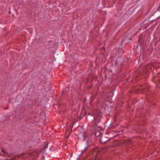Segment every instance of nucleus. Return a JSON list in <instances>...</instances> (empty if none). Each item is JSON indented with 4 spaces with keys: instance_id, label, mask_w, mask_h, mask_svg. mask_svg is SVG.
I'll use <instances>...</instances> for the list:
<instances>
[{
    "instance_id": "nucleus-9",
    "label": "nucleus",
    "mask_w": 160,
    "mask_h": 160,
    "mask_svg": "<svg viewBox=\"0 0 160 160\" xmlns=\"http://www.w3.org/2000/svg\"><path fill=\"white\" fill-rule=\"evenodd\" d=\"M158 11H160V5H159V7L158 8Z\"/></svg>"
},
{
    "instance_id": "nucleus-11",
    "label": "nucleus",
    "mask_w": 160,
    "mask_h": 160,
    "mask_svg": "<svg viewBox=\"0 0 160 160\" xmlns=\"http://www.w3.org/2000/svg\"><path fill=\"white\" fill-rule=\"evenodd\" d=\"M92 100L90 101V102H92Z\"/></svg>"
},
{
    "instance_id": "nucleus-7",
    "label": "nucleus",
    "mask_w": 160,
    "mask_h": 160,
    "mask_svg": "<svg viewBox=\"0 0 160 160\" xmlns=\"http://www.w3.org/2000/svg\"><path fill=\"white\" fill-rule=\"evenodd\" d=\"M143 55V52L142 53V51H141V50H140V55Z\"/></svg>"
},
{
    "instance_id": "nucleus-8",
    "label": "nucleus",
    "mask_w": 160,
    "mask_h": 160,
    "mask_svg": "<svg viewBox=\"0 0 160 160\" xmlns=\"http://www.w3.org/2000/svg\"><path fill=\"white\" fill-rule=\"evenodd\" d=\"M117 87V86L116 85V86L115 87V88H111V90H114L115 89V88Z\"/></svg>"
},
{
    "instance_id": "nucleus-5",
    "label": "nucleus",
    "mask_w": 160,
    "mask_h": 160,
    "mask_svg": "<svg viewBox=\"0 0 160 160\" xmlns=\"http://www.w3.org/2000/svg\"><path fill=\"white\" fill-rule=\"evenodd\" d=\"M2 151L5 154V155H3V156L4 157V156H9V155H8V152H5L3 150H2Z\"/></svg>"
},
{
    "instance_id": "nucleus-10",
    "label": "nucleus",
    "mask_w": 160,
    "mask_h": 160,
    "mask_svg": "<svg viewBox=\"0 0 160 160\" xmlns=\"http://www.w3.org/2000/svg\"><path fill=\"white\" fill-rule=\"evenodd\" d=\"M98 133H99V132H97L96 133V135H97V134H98Z\"/></svg>"
},
{
    "instance_id": "nucleus-13",
    "label": "nucleus",
    "mask_w": 160,
    "mask_h": 160,
    "mask_svg": "<svg viewBox=\"0 0 160 160\" xmlns=\"http://www.w3.org/2000/svg\"><path fill=\"white\" fill-rule=\"evenodd\" d=\"M110 72H112V71H111H111H110Z\"/></svg>"
},
{
    "instance_id": "nucleus-6",
    "label": "nucleus",
    "mask_w": 160,
    "mask_h": 160,
    "mask_svg": "<svg viewBox=\"0 0 160 160\" xmlns=\"http://www.w3.org/2000/svg\"><path fill=\"white\" fill-rule=\"evenodd\" d=\"M88 148V147H86L83 150H82V154H82V153H83V152H85V150H87Z\"/></svg>"
},
{
    "instance_id": "nucleus-4",
    "label": "nucleus",
    "mask_w": 160,
    "mask_h": 160,
    "mask_svg": "<svg viewBox=\"0 0 160 160\" xmlns=\"http://www.w3.org/2000/svg\"><path fill=\"white\" fill-rule=\"evenodd\" d=\"M142 60H144L143 55H140L139 57V59L138 60L139 62L140 61L141 62Z\"/></svg>"
},
{
    "instance_id": "nucleus-1",
    "label": "nucleus",
    "mask_w": 160,
    "mask_h": 160,
    "mask_svg": "<svg viewBox=\"0 0 160 160\" xmlns=\"http://www.w3.org/2000/svg\"><path fill=\"white\" fill-rule=\"evenodd\" d=\"M122 59L120 58H118L115 61L116 66H120L122 64Z\"/></svg>"
},
{
    "instance_id": "nucleus-2",
    "label": "nucleus",
    "mask_w": 160,
    "mask_h": 160,
    "mask_svg": "<svg viewBox=\"0 0 160 160\" xmlns=\"http://www.w3.org/2000/svg\"><path fill=\"white\" fill-rule=\"evenodd\" d=\"M101 154L99 151H98L95 155L94 160H98L100 157Z\"/></svg>"
},
{
    "instance_id": "nucleus-12",
    "label": "nucleus",
    "mask_w": 160,
    "mask_h": 160,
    "mask_svg": "<svg viewBox=\"0 0 160 160\" xmlns=\"http://www.w3.org/2000/svg\"><path fill=\"white\" fill-rule=\"evenodd\" d=\"M130 40H132V38H130V39H129Z\"/></svg>"
},
{
    "instance_id": "nucleus-3",
    "label": "nucleus",
    "mask_w": 160,
    "mask_h": 160,
    "mask_svg": "<svg viewBox=\"0 0 160 160\" xmlns=\"http://www.w3.org/2000/svg\"><path fill=\"white\" fill-rule=\"evenodd\" d=\"M128 40L129 38L128 37H125L123 39L122 42L125 44H128L130 42V41H128Z\"/></svg>"
}]
</instances>
